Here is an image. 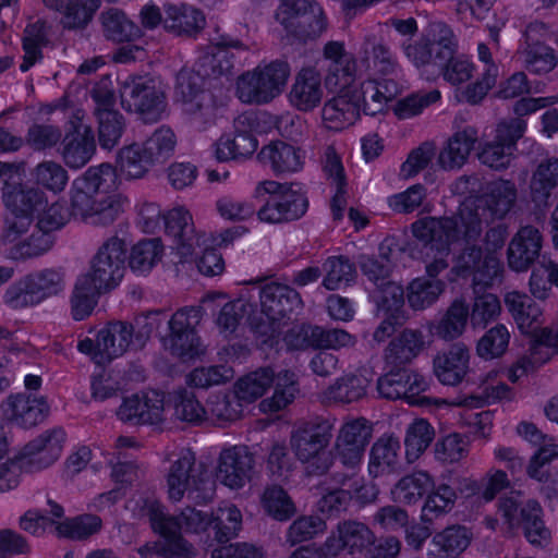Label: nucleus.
<instances>
[{"label": "nucleus", "mask_w": 558, "mask_h": 558, "mask_svg": "<svg viewBox=\"0 0 558 558\" xmlns=\"http://www.w3.org/2000/svg\"><path fill=\"white\" fill-rule=\"evenodd\" d=\"M448 217H424L412 223V233L423 242V263L427 279L437 280L436 277L449 267L451 245L458 244L462 252L457 259L459 272L462 269L475 267L482 256V247L475 240L464 238L463 228L460 226L451 230L445 227Z\"/></svg>", "instance_id": "f257e3e1"}, {"label": "nucleus", "mask_w": 558, "mask_h": 558, "mask_svg": "<svg viewBox=\"0 0 558 558\" xmlns=\"http://www.w3.org/2000/svg\"><path fill=\"white\" fill-rule=\"evenodd\" d=\"M517 194L513 182L495 181L484 195L465 198L457 213L445 220V227L454 230L460 226L464 238L478 243L484 226L495 219H504L514 206Z\"/></svg>", "instance_id": "f03ea898"}, {"label": "nucleus", "mask_w": 558, "mask_h": 558, "mask_svg": "<svg viewBox=\"0 0 558 558\" xmlns=\"http://www.w3.org/2000/svg\"><path fill=\"white\" fill-rule=\"evenodd\" d=\"M272 384L274 395L264 399L260 408L265 412H278L290 404L299 391L296 376L291 371L284 369L275 375L270 367L258 368L238 379L233 391L243 404H250L263 397Z\"/></svg>", "instance_id": "7ed1b4c3"}, {"label": "nucleus", "mask_w": 558, "mask_h": 558, "mask_svg": "<svg viewBox=\"0 0 558 558\" xmlns=\"http://www.w3.org/2000/svg\"><path fill=\"white\" fill-rule=\"evenodd\" d=\"M333 423L335 420L317 418L302 424L291 433V449L308 475H324L333 464V453L328 449Z\"/></svg>", "instance_id": "20e7f679"}, {"label": "nucleus", "mask_w": 558, "mask_h": 558, "mask_svg": "<svg viewBox=\"0 0 558 558\" xmlns=\"http://www.w3.org/2000/svg\"><path fill=\"white\" fill-rule=\"evenodd\" d=\"M174 457L166 476L168 498L179 502L186 496L195 505L210 501L214 483L202 465H196L195 453L182 448Z\"/></svg>", "instance_id": "39448f33"}, {"label": "nucleus", "mask_w": 558, "mask_h": 558, "mask_svg": "<svg viewBox=\"0 0 558 558\" xmlns=\"http://www.w3.org/2000/svg\"><path fill=\"white\" fill-rule=\"evenodd\" d=\"M290 72V65L284 60L259 64L238 77L235 94L243 104H269L283 92Z\"/></svg>", "instance_id": "423d86ee"}, {"label": "nucleus", "mask_w": 558, "mask_h": 558, "mask_svg": "<svg viewBox=\"0 0 558 558\" xmlns=\"http://www.w3.org/2000/svg\"><path fill=\"white\" fill-rule=\"evenodd\" d=\"M64 288V274L60 269L35 270L11 284L3 294V302L13 310L35 306L58 295Z\"/></svg>", "instance_id": "0eeeda50"}, {"label": "nucleus", "mask_w": 558, "mask_h": 558, "mask_svg": "<svg viewBox=\"0 0 558 558\" xmlns=\"http://www.w3.org/2000/svg\"><path fill=\"white\" fill-rule=\"evenodd\" d=\"M294 184H281L272 180H265L257 183L253 197L260 198L266 194L270 197L257 211L260 221L269 223H281L301 218L307 210V198L293 189Z\"/></svg>", "instance_id": "6e6552de"}, {"label": "nucleus", "mask_w": 558, "mask_h": 558, "mask_svg": "<svg viewBox=\"0 0 558 558\" xmlns=\"http://www.w3.org/2000/svg\"><path fill=\"white\" fill-rule=\"evenodd\" d=\"M203 77L191 70H181L177 75L175 93L182 112L198 130H205L216 120L215 96L202 87Z\"/></svg>", "instance_id": "1a4fd4ad"}, {"label": "nucleus", "mask_w": 558, "mask_h": 558, "mask_svg": "<svg viewBox=\"0 0 558 558\" xmlns=\"http://www.w3.org/2000/svg\"><path fill=\"white\" fill-rule=\"evenodd\" d=\"M122 107L134 112L145 123H156L166 116L167 98L165 90L151 77H131L120 88Z\"/></svg>", "instance_id": "9d476101"}, {"label": "nucleus", "mask_w": 558, "mask_h": 558, "mask_svg": "<svg viewBox=\"0 0 558 558\" xmlns=\"http://www.w3.org/2000/svg\"><path fill=\"white\" fill-rule=\"evenodd\" d=\"M144 511L153 530L160 536L182 537V531L197 534L204 532L213 523L211 514L191 506L182 509L179 515H171L161 502L147 500Z\"/></svg>", "instance_id": "9b49d317"}, {"label": "nucleus", "mask_w": 558, "mask_h": 558, "mask_svg": "<svg viewBox=\"0 0 558 558\" xmlns=\"http://www.w3.org/2000/svg\"><path fill=\"white\" fill-rule=\"evenodd\" d=\"M202 317L199 306H185L172 314L168 320L169 332L163 337V344L172 355L193 359L202 353L199 337L196 332Z\"/></svg>", "instance_id": "f8f14e48"}, {"label": "nucleus", "mask_w": 558, "mask_h": 558, "mask_svg": "<svg viewBox=\"0 0 558 558\" xmlns=\"http://www.w3.org/2000/svg\"><path fill=\"white\" fill-rule=\"evenodd\" d=\"M277 20L289 34L303 41L317 38L326 28L323 10L315 0H283Z\"/></svg>", "instance_id": "ddd939ff"}, {"label": "nucleus", "mask_w": 558, "mask_h": 558, "mask_svg": "<svg viewBox=\"0 0 558 558\" xmlns=\"http://www.w3.org/2000/svg\"><path fill=\"white\" fill-rule=\"evenodd\" d=\"M128 246L123 239L112 235L107 239L90 259L89 270L83 277H89L98 288L110 291L123 278Z\"/></svg>", "instance_id": "4468645a"}, {"label": "nucleus", "mask_w": 558, "mask_h": 558, "mask_svg": "<svg viewBox=\"0 0 558 558\" xmlns=\"http://www.w3.org/2000/svg\"><path fill=\"white\" fill-rule=\"evenodd\" d=\"M428 388L426 378L410 369L389 372L377 380L380 397L388 400L403 399L411 405H425L428 398L422 393Z\"/></svg>", "instance_id": "2eb2a0df"}, {"label": "nucleus", "mask_w": 558, "mask_h": 558, "mask_svg": "<svg viewBox=\"0 0 558 558\" xmlns=\"http://www.w3.org/2000/svg\"><path fill=\"white\" fill-rule=\"evenodd\" d=\"M531 201L538 209L546 208L558 198V158L543 160L532 174L530 183ZM553 242L558 248V206L550 219Z\"/></svg>", "instance_id": "dca6fc26"}, {"label": "nucleus", "mask_w": 558, "mask_h": 558, "mask_svg": "<svg viewBox=\"0 0 558 558\" xmlns=\"http://www.w3.org/2000/svg\"><path fill=\"white\" fill-rule=\"evenodd\" d=\"M64 442L65 432L61 427H53L25 445L19 459L26 471H41L59 459Z\"/></svg>", "instance_id": "f3484780"}, {"label": "nucleus", "mask_w": 558, "mask_h": 558, "mask_svg": "<svg viewBox=\"0 0 558 558\" xmlns=\"http://www.w3.org/2000/svg\"><path fill=\"white\" fill-rule=\"evenodd\" d=\"M524 131L525 123L519 119L499 123L494 141L486 143L478 154L480 161L495 170L508 168L515 144Z\"/></svg>", "instance_id": "a211bd4d"}, {"label": "nucleus", "mask_w": 558, "mask_h": 558, "mask_svg": "<svg viewBox=\"0 0 558 558\" xmlns=\"http://www.w3.org/2000/svg\"><path fill=\"white\" fill-rule=\"evenodd\" d=\"M376 542L375 533L361 521L344 520L337 524L325 541V549L336 557L347 549L350 555H363Z\"/></svg>", "instance_id": "6ab92c4d"}, {"label": "nucleus", "mask_w": 558, "mask_h": 558, "mask_svg": "<svg viewBox=\"0 0 558 558\" xmlns=\"http://www.w3.org/2000/svg\"><path fill=\"white\" fill-rule=\"evenodd\" d=\"M3 418L23 429L41 424L49 415L50 407L45 397L26 393L10 395L0 405Z\"/></svg>", "instance_id": "aec40b11"}, {"label": "nucleus", "mask_w": 558, "mask_h": 558, "mask_svg": "<svg viewBox=\"0 0 558 558\" xmlns=\"http://www.w3.org/2000/svg\"><path fill=\"white\" fill-rule=\"evenodd\" d=\"M163 397L157 391L135 393L123 399L118 417L132 425H156L163 421Z\"/></svg>", "instance_id": "412c9836"}, {"label": "nucleus", "mask_w": 558, "mask_h": 558, "mask_svg": "<svg viewBox=\"0 0 558 558\" xmlns=\"http://www.w3.org/2000/svg\"><path fill=\"white\" fill-rule=\"evenodd\" d=\"M116 170L109 163L90 167L73 182L71 207L77 206L82 209L88 202L116 189Z\"/></svg>", "instance_id": "4be33fe9"}, {"label": "nucleus", "mask_w": 558, "mask_h": 558, "mask_svg": "<svg viewBox=\"0 0 558 558\" xmlns=\"http://www.w3.org/2000/svg\"><path fill=\"white\" fill-rule=\"evenodd\" d=\"M254 456L246 446H233L220 452L217 478L232 489H239L251 481Z\"/></svg>", "instance_id": "5701e85b"}, {"label": "nucleus", "mask_w": 558, "mask_h": 558, "mask_svg": "<svg viewBox=\"0 0 558 558\" xmlns=\"http://www.w3.org/2000/svg\"><path fill=\"white\" fill-rule=\"evenodd\" d=\"M135 342L132 323L124 320L108 323L97 333L96 364L110 363L129 350H135Z\"/></svg>", "instance_id": "b1692460"}, {"label": "nucleus", "mask_w": 558, "mask_h": 558, "mask_svg": "<svg viewBox=\"0 0 558 558\" xmlns=\"http://www.w3.org/2000/svg\"><path fill=\"white\" fill-rule=\"evenodd\" d=\"M324 87L320 72L312 65L303 66L294 76L288 94L290 105L301 112H311L320 106Z\"/></svg>", "instance_id": "393cba45"}, {"label": "nucleus", "mask_w": 558, "mask_h": 558, "mask_svg": "<svg viewBox=\"0 0 558 558\" xmlns=\"http://www.w3.org/2000/svg\"><path fill=\"white\" fill-rule=\"evenodd\" d=\"M163 220L166 232L173 238L181 262H186L196 247H201L204 235L196 234L192 215L183 207L169 210Z\"/></svg>", "instance_id": "a878e982"}, {"label": "nucleus", "mask_w": 558, "mask_h": 558, "mask_svg": "<svg viewBox=\"0 0 558 558\" xmlns=\"http://www.w3.org/2000/svg\"><path fill=\"white\" fill-rule=\"evenodd\" d=\"M262 312L271 322L281 320L295 310L302 308L300 293L293 288L278 282H270L257 288Z\"/></svg>", "instance_id": "bb28decb"}, {"label": "nucleus", "mask_w": 558, "mask_h": 558, "mask_svg": "<svg viewBox=\"0 0 558 558\" xmlns=\"http://www.w3.org/2000/svg\"><path fill=\"white\" fill-rule=\"evenodd\" d=\"M543 235L533 226H524L511 239L508 245V265L512 270L525 271L539 257Z\"/></svg>", "instance_id": "cd10ccee"}, {"label": "nucleus", "mask_w": 558, "mask_h": 558, "mask_svg": "<svg viewBox=\"0 0 558 558\" xmlns=\"http://www.w3.org/2000/svg\"><path fill=\"white\" fill-rule=\"evenodd\" d=\"M470 350L462 342L453 343L433 361L434 374L442 385L460 384L470 371Z\"/></svg>", "instance_id": "c85d7f7f"}, {"label": "nucleus", "mask_w": 558, "mask_h": 558, "mask_svg": "<svg viewBox=\"0 0 558 558\" xmlns=\"http://www.w3.org/2000/svg\"><path fill=\"white\" fill-rule=\"evenodd\" d=\"M357 61L371 75H390L399 69L398 59L390 47L375 35L365 36L357 52Z\"/></svg>", "instance_id": "c756f323"}, {"label": "nucleus", "mask_w": 558, "mask_h": 558, "mask_svg": "<svg viewBox=\"0 0 558 558\" xmlns=\"http://www.w3.org/2000/svg\"><path fill=\"white\" fill-rule=\"evenodd\" d=\"M2 197L10 214L35 218L48 206L45 192L38 186L28 184H7Z\"/></svg>", "instance_id": "7c9ffc66"}, {"label": "nucleus", "mask_w": 558, "mask_h": 558, "mask_svg": "<svg viewBox=\"0 0 558 558\" xmlns=\"http://www.w3.org/2000/svg\"><path fill=\"white\" fill-rule=\"evenodd\" d=\"M246 117L235 120V132L233 135L225 134L214 145V155L218 161H229L251 157L257 149V138L247 131L240 130L245 124Z\"/></svg>", "instance_id": "2f4dec72"}, {"label": "nucleus", "mask_w": 558, "mask_h": 558, "mask_svg": "<svg viewBox=\"0 0 558 558\" xmlns=\"http://www.w3.org/2000/svg\"><path fill=\"white\" fill-rule=\"evenodd\" d=\"M477 141L478 131L472 125L456 131L438 155L439 166L445 170L460 169L466 162Z\"/></svg>", "instance_id": "473e14b6"}, {"label": "nucleus", "mask_w": 558, "mask_h": 558, "mask_svg": "<svg viewBox=\"0 0 558 558\" xmlns=\"http://www.w3.org/2000/svg\"><path fill=\"white\" fill-rule=\"evenodd\" d=\"M258 159L275 174L294 173L304 165V154L301 149L282 141L264 146L258 153Z\"/></svg>", "instance_id": "72a5a7b5"}, {"label": "nucleus", "mask_w": 558, "mask_h": 558, "mask_svg": "<svg viewBox=\"0 0 558 558\" xmlns=\"http://www.w3.org/2000/svg\"><path fill=\"white\" fill-rule=\"evenodd\" d=\"M517 56L522 66L534 75H546L558 65V52L543 41H530L527 35Z\"/></svg>", "instance_id": "f704fd0d"}, {"label": "nucleus", "mask_w": 558, "mask_h": 558, "mask_svg": "<svg viewBox=\"0 0 558 558\" xmlns=\"http://www.w3.org/2000/svg\"><path fill=\"white\" fill-rule=\"evenodd\" d=\"M206 24L203 12L187 4H166L163 27L175 35L194 36Z\"/></svg>", "instance_id": "c9c22d12"}, {"label": "nucleus", "mask_w": 558, "mask_h": 558, "mask_svg": "<svg viewBox=\"0 0 558 558\" xmlns=\"http://www.w3.org/2000/svg\"><path fill=\"white\" fill-rule=\"evenodd\" d=\"M424 343V335L420 329L405 328L385 349V361L395 367L403 366L421 353Z\"/></svg>", "instance_id": "e433bc0d"}, {"label": "nucleus", "mask_w": 558, "mask_h": 558, "mask_svg": "<svg viewBox=\"0 0 558 558\" xmlns=\"http://www.w3.org/2000/svg\"><path fill=\"white\" fill-rule=\"evenodd\" d=\"M95 149L94 133L86 126L84 133L68 132L62 138L59 151L68 167L80 169L90 160Z\"/></svg>", "instance_id": "4c0bfd02"}, {"label": "nucleus", "mask_w": 558, "mask_h": 558, "mask_svg": "<svg viewBox=\"0 0 558 558\" xmlns=\"http://www.w3.org/2000/svg\"><path fill=\"white\" fill-rule=\"evenodd\" d=\"M122 213V202L114 195H102L95 198L82 209L77 206L71 207V214L74 217L89 225L100 227L112 225Z\"/></svg>", "instance_id": "58836bf2"}, {"label": "nucleus", "mask_w": 558, "mask_h": 558, "mask_svg": "<svg viewBox=\"0 0 558 558\" xmlns=\"http://www.w3.org/2000/svg\"><path fill=\"white\" fill-rule=\"evenodd\" d=\"M505 304L522 332H536L543 324L542 308L525 293L508 292Z\"/></svg>", "instance_id": "ea45409f"}, {"label": "nucleus", "mask_w": 558, "mask_h": 558, "mask_svg": "<svg viewBox=\"0 0 558 558\" xmlns=\"http://www.w3.org/2000/svg\"><path fill=\"white\" fill-rule=\"evenodd\" d=\"M359 105L351 89L342 90L339 95L328 100L322 110V117L330 129L342 130L352 125L360 117Z\"/></svg>", "instance_id": "a19ab883"}, {"label": "nucleus", "mask_w": 558, "mask_h": 558, "mask_svg": "<svg viewBox=\"0 0 558 558\" xmlns=\"http://www.w3.org/2000/svg\"><path fill=\"white\" fill-rule=\"evenodd\" d=\"M229 47L242 48L243 45L238 39H226L222 37L211 47L210 51L201 57L199 71L202 74H198L211 77L230 74L234 66V56L228 50Z\"/></svg>", "instance_id": "79ce46f5"}, {"label": "nucleus", "mask_w": 558, "mask_h": 558, "mask_svg": "<svg viewBox=\"0 0 558 558\" xmlns=\"http://www.w3.org/2000/svg\"><path fill=\"white\" fill-rule=\"evenodd\" d=\"M53 245L52 234L34 226L29 234L5 246L7 257L14 262H26L46 254Z\"/></svg>", "instance_id": "37998d69"}, {"label": "nucleus", "mask_w": 558, "mask_h": 558, "mask_svg": "<svg viewBox=\"0 0 558 558\" xmlns=\"http://www.w3.org/2000/svg\"><path fill=\"white\" fill-rule=\"evenodd\" d=\"M434 487L432 476L425 471H415L401 477L391 489L395 501L415 505Z\"/></svg>", "instance_id": "c03bdc74"}, {"label": "nucleus", "mask_w": 558, "mask_h": 558, "mask_svg": "<svg viewBox=\"0 0 558 558\" xmlns=\"http://www.w3.org/2000/svg\"><path fill=\"white\" fill-rule=\"evenodd\" d=\"M400 441L393 436L380 437L372 447L368 470L377 477L392 472L399 461Z\"/></svg>", "instance_id": "a18cd8bd"}, {"label": "nucleus", "mask_w": 558, "mask_h": 558, "mask_svg": "<svg viewBox=\"0 0 558 558\" xmlns=\"http://www.w3.org/2000/svg\"><path fill=\"white\" fill-rule=\"evenodd\" d=\"M457 498V492L450 485L434 484V487L426 494L421 514L422 521L433 523L436 519L449 513L453 509Z\"/></svg>", "instance_id": "49530a36"}, {"label": "nucleus", "mask_w": 558, "mask_h": 558, "mask_svg": "<svg viewBox=\"0 0 558 558\" xmlns=\"http://www.w3.org/2000/svg\"><path fill=\"white\" fill-rule=\"evenodd\" d=\"M108 292L98 288L89 277L78 276L71 296V311L75 320L88 317L97 304L98 296Z\"/></svg>", "instance_id": "de8ad7c7"}, {"label": "nucleus", "mask_w": 558, "mask_h": 558, "mask_svg": "<svg viewBox=\"0 0 558 558\" xmlns=\"http://www.w3.org/2000/svg\"><path fill=\"white\" fill-rule=\"evenodd\" d=\"M45 8L61 15L65 29H82L90 22V10L82 0H41Z\"/></svg>", "instance_id": "09e8293b"}, {"label": "nucleus", "mask_w": 558, "mask_h": 558, "mask_svg": "<svg viewBox=\"0 0 558 558\" xmlns=\"http://www.w3.org/2000/svg\"><path fill=\"white\" fill-rule=\"evenodd\" d=\"M163 539L147 543L138 548L142 558H192L197 555L196 548L183 537L161 536Z\"/></svg>", "instance_id": "8fccbe9b"}, {"label": "nucleus", "mask_w": 558, "mask_h": 558, "mask_svg": "<svg viewBox=\"0 0 558 558\" xmlns=\"http://www.w3.org/2000/svg\"><path fill=\"white\" fill-rule=\"evenodd\" d=\"M444 291V281L420 277L409 283L407 300L414 311H423L432 306Z\"/></svg>", "instance_id": "3c124183"}, {"label": "nucleus", "mask_w": 558, "mask_h": 558, "mask_svg": "<svg viewBox=\"0 0 558 558\" xmlns=\"http://www.w3.org/2000/svg\"><path fill=\"white\" fill-rule=\"evenodd\" d=\"M162 253L160 239L142 240L131 248L129 266L136 274H146L161 259Z\"/></svg>", "instance_id": "603ef678"}, {"label": "nucleus", "mask_w": 558, "mask_h": 558, "mask_svg": "<svg viewBox=\"0 0 558 558\" xmlns=\"http://www.w3.org/2000/svg\"><path fill=\"white\" fill-rule=\"evenodd\" d=\"M404 56L421 71L428 81H433L430 71L437 68L436 51L429 38L422 37L413 43L405 40L401 45Z\"/></svg>", "instance_id": "864d4df0"}, {"label": "nucleus", "mask_w": 558, "mask_h": 558, "mask_svg": "<svg viewBox=\"0 0 558 558\" xmlns=\"http://www.w3.org/2000/svg\"><path fill=\"white\" fill-rule=\"evenodd\" d=\"M542 513V507L535 500H529L520 510L519 524H522L525 537L533 545H543L550 537L549 531L544 525Z\"/></svg>", "instance_id": "5fc2aeb1"}, {"label": "nucleus", "mask_w": 558, "mask_h": 558, "mask_svg": "<svg viewBox=\"0 0 558 558\" xmlns=\"http://www.w3.org/2000/svg\"><path fill=\"white\" fill-rule=\"evenodd\" d=\"M369 379L363 374H347L328 388V397L342 403H351L366 395Z\"/></svg>", "instance_id": "6e6d98bb"}, {"label": "nucleus", "mask_w": 558, "mask_h": 558, "mask_svg": "<svg viewBox=\"0 0 558 558\" xmlns=\"http://www.w3.org/2000/svg\"><path fill=\"white\" fill-rule=\"evenodd\" d=\"M177 137L168 126H160L143 143L142 148L154 165L167 161L174 153Z\"/></svg>", "instance_id": "4d7b16f0"}, {"label": "nucleus", "mask_w": 558, "mask_h": 558, "mask_svg": "<svg viewBox=\"0 0 558 558\" xmlns=\"http://www.w3.org/2000/svg\"><path fill=\"white\" fill-rule=\"evenodd\" d=\"M323 286L329 290H338L342 286H348L356 278V269L353 263L344 256H331L324 263Z\"/></svg>", "instance_id": "13d9d810"}, {"label": "nucleus", "mask_w": 558, "mask_h": 558, "mask_svg": "<svg viewBox=\"0 0 558 558\" xmlns=\"http://www.w3.org/2000/svg\"><path fill=\"white\" fill-rule=\"evenodd\" d=\"M117 165L120 172L129 179L142 178L154 166L141 144L137 143L120 149Z\"/></svg>", "instance_id": "bf43d9fd"}, {"label": "nucleus", "mask_w": 558, "mask_h": 558, "mask_svg": "<svg viewBox=\"0 0 558 558\" xmlns=\"http://www.w3.org/2000/svg\"><path fill=\"white\" fill-rule=\"evenodd\" d=\"M243 405L234 391L218 393L208 399L206 411L217 424L222 425L239 420L243 413Z\"/></svg>", "instance_id": "052dcab7"}, {"label": "nucleus", "mask_w": 558, "mask_h": 558, "mask_svg": "<svg viewBox=\"0 0 558 558\" xmlns=\"http://www.w3.org/2000/svg\"><path fill=\"white\" fill-rule=\"evenodd\" d=\"M469 306L460 300H456L436 326V335L444 340H453L460 337L466 326Z\"/></svg>", "instance_id": "680f3d73"}, {"label": "nucleus", "mask_w": 558, "mask_h": 558, "mask_svg": "<svg viewBox=\"0 0 558 558\" xmlns=\"http://www.w3.org/2000/svg\"><path fill=\"white\" fill-rule=\"evenodd\" d=\"M48 44L45 25L36 22L26 26L23 37L24 57L20 64L22 72L28 71L43 59L41 48Z\"/></svg>", "instance_id": "e2e57ef3"}, {"label": "nucleus", "mask_w": 558, "mask_h": 558, "mask_svg": "<svg viewBox=\"0 0 558 558\" xmlns=\"http://www.w3.org/2000/svg\"><path fill=\"white\" fill-rule=\"evenodd\" d=\"M96 117L98 123V142L104 149L117 146L125 130V119L119 111H102Z\"/></svg>", "instance_id": "0e129e2a"}, {"label": "nucleus", "mask_w": 558, "mask_h": 558, "mask_svg": "<svg viewBox=\"0 0 558 558\" xmlns=\"http://www.w3.org/2000/svg\"><path fill=\"white\" fill-rule=\"evenodd\" d=\"M104 32L113 41H129L137 37L138 27L126 15L117 9H110L101 14Z\"/></svg>", "instance_id": "69168bd1"}, {"label": "nucleus", "mask_w": 558, "mask_h": 558, "mask_svg": "<svg viewBox=\"0 0 558 558\" xmlns=\"http://www.w3.org/2000/svg\"><path fill=\"white\" fill-rule=\"evenodd\" d=\"M435 436L433 426L423 418L415 420L407 428L404 445L409 461L415 460L426 450Z\"/></svg>", "instance_id": "338daca9"}, {"label": "nucleus", "mask_w": 558, "mask_h": 558, "mask_svg": "<svg viewBox=\"0 0 558 558\" xmlns=\"http://www.w3.org/2000/svg\"><path fill=\"white\" fill-rule=\"evenodd\" d=\"M436 51V62L442 64L450 57L456 54L458 40L453 31L444 22L429 24L428 37Z\"/></svg>", "instance_id": "774afa93"}]
</instances>
